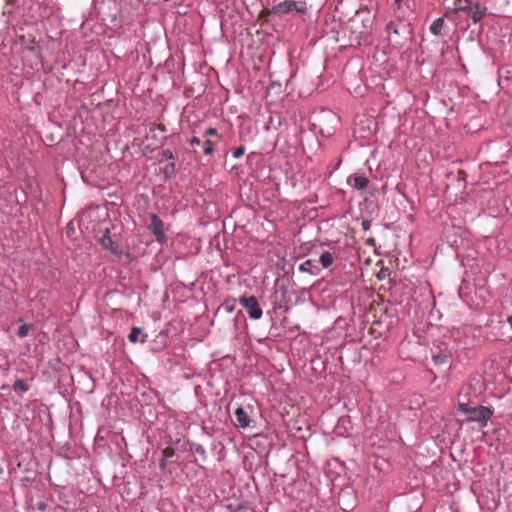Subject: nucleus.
<instances>
[{
	"label": "nucleus",
	"instance_id": "nucleus-1",
	"mask_svg": "<svg viewBox=\"0 0 512 512\" xmlns=\"http://www.w3.org/2000/svg\"><path fill=\"white\" fill-rule=\"evenodd\" d=\"M459 411L469 414L467 421L478 422L481 426H485L488 420L492 417L493 411L485 406L469 407L467 403L460 402L458 405Z\"/></svg>",
	"mask_w": 512,
	"mask_h": 512
},
{
	"label": "nucleus",
	"instance_id": "nucleus-2",
	"mask_svg": "<svg viewBox=\"0 0 512 512\" xmlns=\"http://www.w3.org/2000/svg\"><path fill=\"white\" fill-rule=\"evenodd\" d=\"M239 303L246 309L250 318L257 320L262 317L263 312L255 296H242Z\"/></svg>",
	"mask_w": 512,
	"mask_h": 512
},
{
	"label": "nucleus",
	"instance_id": "nucleus-3",
	"mask_svg": "<svg viewBox=\"0 0 512 512\" xmlns=\"http://www.w3.org/2000/svg\"><path fill=\"white\" fill-rule=\"evenodd\" d=\"M151 222L149 224V228L152 230L153 234L156 236V239L159 242H163L165 239V234L163 231V221L156 214L151 215Z\"/></svg>",
	"mask_w": 512,
	"mask_h": 512
},
{
	"label": "nucleus",
	"instance_id": "nucleus-4",
	"mask_svg": "<svg viewBox=\"0 0 512 512\" xmlns=\"http://www.w3.org/2000/svg\"><path fill=\"white\" fill-rule=\"evenodd\" d=\"M347 183L357 190H364L368 187L369 179L364 175H351Z\"/></svg>",
	"mask_w": 512,
	"mask_h": 512
},
{
	"label": "nucleus",
	"instance_id": "nucleus-5",
	"mask_svg": "<svg viewBox=\"0 0 512 512\" xmlns=\"http://www.w3.org/2000/svg\"><path fill=\"white\" fill-rule=\"evenodd\" d=\"M100 243L102 245L103 248L111 251L113 254H120V250H119V247L118 245H116L114 243V241L112 240L111 236L109 235V230L106 229V232L105 234L101 237L100 239Z\"/></svg>",
	"mask_w": 512,
	"mask_h": 512
},
{
	"label": "nucleus",
	"instance_id": "nucleus-6",
	"mask_svg": "<svg viewBox=\"0 0 512 512\" xmlns=\"http://www.w3.org/2000/svg\"><path fill=\"white\" fill-rule=\"evenodd\" d=\"M235 418L237 421V427L247 428L250 426L251 419L248 413L242 407H238L235 411Z\"/></svg>",
	"mask_w": 512,
	"mask_h": 512
},
{
	"label": "nucleus",
	"instance_id": "nucleus-7",
	"mask_svg": "<svg viewBox=\"0 0 512 512\" xmlns=\"http://www.w3.org/2000/svg\"><path fill=\"white\" fill-rule=\"evenodd\" d=\"M293 6H296V1H282L275 4L270 13L272 14H284L293 11Z\"/></svg>",
	"mask_w": 512,
	"mask_h": 512
},
{
	"label": "nucleus",
	"instance_id": "nucleus-8",
	"mask_svg": "<svg viewBox=\"0 0 512 512\" xmlns=\"http://www.w3.org/2000/svg\"><path fill=\"white\" fill-rule=\"evenodd\" d=\"M451 4L447 6L445 16H448L450 12L467 11L469 8V0H453Z\"/></svg>",
	"mask_w": 512,
	"mask_h": 512
},
{
	"label": "nucleus",
	"instance_id": "nucleus-9",
	"mask_svg": "<svg viewBox=\"0 0 512 512\" xmlns=\"http://www.w3.org/2000/svg\"><path fill=\"white\" fill-rule=\"evenodd\" d=\"M471 14L474 23L479 22L486 13V7L476 3L473 6H469L468 10Z\"/></svg>",
	"mask_w": 512,
	"mask_h": 512
},
{
	"label": "nucleus",
	"instance_id": "nucleus-10",
	"mask_svg": "<svg viewBox=\"0 0 512 512\" xmlns=\"http://www.w3.org/2000/svg\"><path fill=\"white\" fill-rule=\"evenodd\" d=\"M445 22L443 17L435 19L430 25V32L435 36H442L444 34Z\"/></svg>",
	"mask_w": 512,
	"mask_h": 512
},
{
	"label": "nucleus",
	"instance_id": "nucleus-11",
	"mask_svg": "<svg viewBox=\"0 0 512 512\" xmlns=\"http://www.w3.org/2000/svg\"><path fill=\"white\" fill-rule=\"evenodd\" d=\"M315 263V260L308 259L299 266V270L303 272H308L313 275H317L320 272V269Z\"/></svg>",
	"mask_w": 512,
	"mask_h": 512
},
{
	"label": "nucleus",
	"instance_id": "nucleus-12",
	"mask_svg": "<svg viewBox=\"0 0 512 512\" xmlns=\"http://www.w3.org/2000/svg\"><path fill=\"white\" fill-rule=\"evenodd\" d=\"M319 262L323 268H329L334 262V255L328 251L321 254Z\"/></svg>",
	"mask_w": 512,
	"mask_h": 512
},
{
	"label": "nucleus",
	"instance_id": "nucleus-13",
	"mask_svg": "<svg viewBox=\"0 0 512 512\" xmlns=\"http://www.w3.org/2000/svg\"><path fill=\"white\" fill-rule=\"evenodd\" d=\"M13 389L16 392H27L29 388L22 379H17L13 384Z\"/></svg>",
	"mask_w": 512,
	"mask_h": 512
},
{
	"label": "nucleus",
	"instance_id": "nucleus-14",
	"mask_svg": "<svg viewBox=\"0 0 512 512\" xmlns=\"http://www.w3.org/2000/svg\"><path fill=\"white\" fill-rule=\"evenodd\" d=\"M140 334H141V329L138 328V327H133L131 329V332H130L129 336H128L129 341L132 342V343L138 342Z\"/></svg>",
	"mask_w": 512,
	"mask_h": 512
},
{
	"label": "nucleus",
	"instance_id": "nucleus-15",
	"mask_svg": "<svg viewBox=\"0 0 512 512\" xmlns=\"http://www.w3.org/2000/svg\"><path fill=\"white\" fill-rule=\"evenodd\" d=\"M387 31H388L389 37H391V34H394L397 36L400 34V29L397 25H395L394 22H389L387 24Z\"/></svg>",
	"mask_w": 512,
	"mask_h": 512
},
{
	"label": "nucleus",
	"instance_id": "nucleus-16",
	"mask_svg": "<svg viewBox=\"0 0 512 512\" xmlns=\"http://www.w3.org/2000/svg\"><path fill=\"white\" fill-rule=\"evenodd\" d=\"M31 329V325L23 324L18 328L17 335L21 338H24L28 335L29 331Z\"/></svg>",
	"mask_w": 512,
	"mask_h": 512
},
{
	"label": "nucleus",
	"instance_id": "nucleus-17",
	"mask_svg": "<svg viewBox=\"0 0 512 512\" xmlns=\"http://www.w3.org/2000/svg\"><path fill=\"white\" fill-rule=\"evenodd\" d=\"M203 150L205 155H210L214 151V143L211 140H206L203 144Z\"/></svg>",
	"mask_w": 512,
	"mask_h": 512
},
{
	"label": "nucleus",
	"instance_id": "nucleus-18",
	"mask_svg": "<svg viewBox=\"0 0 512 512\" xmlns=\"http://www.w3.org/2000/svg\"><path fill=\"white\" fill-rule=\"evenodd\" d=\"M175 455V450L171 447H166L163 451H162V457L169 460L170 458H172L173 456Z\"/></svg>",
	"mask_w": 512,
	"mask_h": 512
},
{
	"label": "nucleus",
	"instance_id": "nucleus-19",
	"mask_svg": "<svg viewBox=\"0 0 512 512\" xmlns=\"http://www.w3.org/2000/svg\"><path fill=\"white\" fill-rule=\"evenodd\" d=\"M293 10H296L299 13H304L306 11V5L303 2H296V6H293Z\"/></svg>",
	"mask_w": 512,
	"mask_h": 512
},
{
	"label": "nucleus",
	"instance_id": "nucleus-20",
	"mask_svg": "<svg viewBox=\"0 0 512 512\" xmlns=\"http://www.w3.org/2000/svg\"><path fill=\"white\" fill-rule=\"evenodd\" d=\"M244 152H245V149H244V147H243V146L237 147V148H236V149H234V151H233V157H234V158H240V157H242V156H243Z\"/></svg>",
	"mask_w": 512,
	"mask_h": 512
},
{
	"label": "nucleus",
	"instance_id": "nucleus-21",
	"mask_svg": "<svg viewBox=\"0 0 512 512\" xmlns=\"http://www.w3.org/2000/svg\"><path fill=\"white\" fill-rule=\"evenodd\" d=\"M433 360L436 364H443L447 362V357L445 355H434Z\"/></svg>",
	"mask_w": 512,
	"mask_h": 512
},
{
	"label": "nucleus",
	"instance_id": "nucleus-22",
	"mask_svg": "<svg viewBox=\"0 0 512 512\" xmlns=\"http://www.w3.org/2000/svg\"><path fill=\"white\" fill-rule=\"evenodd\" d=\"M216 135H218V131L216 128L210 127L208 129H206L204 132V136H216Z\"/></svg>",
	"mask_w": 512,
	"mask_h": 512
},
{
	"label": "nucleus",
	"instance_id": "nucleus-23",
	"mask_svg": "<svg viewBox=\"0 0 512 512\" xmlns=\"http://www.w3.org/2000/svg\"><path fill=\"white\" fill-rule=\"evenodd\" d=\"M162 155H163V158H165L167 160L174 158L173 152L169 149L164 150Z\"/></svg>",
	"mask_w": 512,
	"mask_h": 512
},
{
	"label": "nucleus",
	"instance_id": "nucleus-24",
	"mask_svg": "<svg viewBox=\"0 0 512 512\" xmlns=\"http://www.w3.org/2000/svg\"><path fill=\"white\" fill-rule=\"evenodd\" d=\"M361 226H362V229L364 231H368L371 227V221L369 220H363L362 223H361Z\"/></svg>",
	"mask_w": 512,
	"mask_h": 512
},
{
	"label": "nucleus",
	"instance_id": "nucleus-25",
	"mask_svg": "<svg viewBox=\"0 0 512 512\" xmlns=\"http://www.w3.org/2000/svg\"><path fill=\"white\" fill-rule=\"evenodd\" d=\"M167 461H168L167 459H165V458H163V457L161 458V461H160V463H159V467H160V469H161L162 471H164V470L166 469Z\"/></svg>",
	"mask_w": 512,
	"mask_h": 512
},
{
	"label": "nucleus",
	"instance_id": "nucleus-26",
	"mask_svg": "<svg viewBox=\"0 0 512 512\" xmlns=\"http://www.w3.org/2000/svg\"><path fill=\"white\" fill-rule=\"evenodd\" d=\"M190 144L192 146L200 145L201 141H200V139L198 137H192L191 140H190Z\"/></svg>",
	"mask_w": 512,
	"mask_h": 512
},
{
	"label": "nucleus",
	"instance_id": "nucleus-27",
	"mask_svg": "<svg viewBox=\"0 0 512 512\" xmlns=\"http://www.w3.org/2000/svg\"><path fill=\"white\" fill-rule=\"evenodd\" d=\"M402 1L403 0H395V4L397 5L398 8H400Z\"/></svg>",
	"mask_w": 512,
	"mask_h": 512
},
{
	"label": "nucleus",
	"instance_id": "nucleus-28",
	"mask_svg": "<svg viewBox=\"0 0 512 512\" xmlns=\"http://www.w3.org/2000/svg\"><path fill=\"white\" fill-rule=\"evenodd\" d=\"M452 1H453V0H444V4H445V5H446V7H447L448 5H452V4H451V2H452Z\"/></svg>",
	"mask_w": 512,
	"mask_h": 512
},
{
	"label": "nucleus",
	"instance_id": "nucleus-29",
	"mask_svg": "<svg viewBox=\"0 0 512 512\" xmlns=\"http://www.w3.org/2000/svg\"><path fill=\"white\" fill-rule=\"evenodd\" d=\"M168 167H171V170H174V164L173 163L169 164Z\"/></svg>",
	"mask_w": 512,
	"mask_h": 512
},
{
	"label": "nucleus",
	"instance_id": "nucleus-30",
	"mask_svg": "<svg viewBox=\"0 0 512 512\" xmlns=\"http://www.w3.org/2000/svg\"><path fill=\"white\" fill-rule=\"evenodd\" d=\"M140 341H141V343H144L146 341V338L143 337Z\"/></svg>",
	"mask_w": 512,
	"mask_h": 512
}]
</instances>
